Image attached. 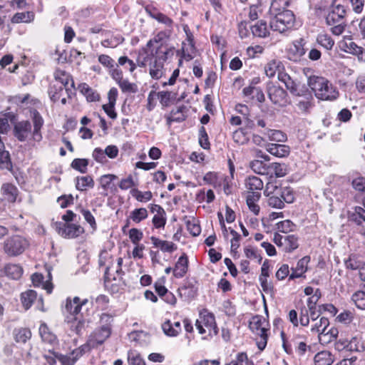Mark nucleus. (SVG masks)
Returning <instances> with one entry per match:
<instances>
[{"label":"nucleus","mask_w":365,"mask_h":365,"mask_svg":"<svg viewBox=\"0 0 365 365\" xmlns=\"http://www.w3.org/2000/svg\"><path fill=\"white\" fill-rule=\"evenodd\" d=\"M32 123L34 129L31 131V124L29 120H21L17 122L14 126V135L21 142H24L31 135V138L35 142H40L42 138L41 129L44 120L36 110L32 112Z\"/></svg>","instance_id":"nucleus-1"},{"label":"nucleus","mask_w":365,"mask_h":365,"mask_svg":"<svg viewBox=\"0 0 365 365\" xmlns=\"http://www.w3.org/2000/svg\"><path fill=\"white\" fill-rule=\"evenodd\" d=\"M272 190H269L267 185L264 191V195L267 197V205L275 209H282L285 203H292L295 200V193L290 187H277L271 185Z\"/></svg>","instance_id":"nucleus-2"},{"label":"nucleus","mask_w":365,"mask_h":365,"mask_svg":"<svg viewBox=\"0 0 365 365\" xmlns=\"http://www.w3.org/2000/svg\"><path fill=\"white\" fill-rule=\"evenodd\" d=\"M309 86L314 91L315 96L319 100L333 101L339 96V92L336 87L324 77H311Z\"/></svg>","instance_id":"nucleus-3"},{"label":"nucleus","mask_w":365,"mask_h":365,"mask_svg":"<svg viewBox=\"0 0 365 365\" xmlns=\"http://www.w3.org/2000/svg\"><path fill=\"white\" fill-rule=\"evenodd\" d=\"M280 336L284 351L289 355H292L294 351L299 356H304L309 346L307 344V337L304 334L294 333L287 335L284 331H281Z\"/></svg>","instance_id":"nucleus-4"},{"label":"nucleus","mask_w":365,"mask_h":365,"mask_svg":"<svg viewBox=\"0 0 365 365\" xmlns=\"http://www.w3.org/2000/svg\"><path fill=\"white\" fill-rule=\"evenodd\" d=\"M173 47H168L163 43L158 45L152 44L149 46L148 43H147L140 50V53L145 56L143 61L138 63V66L143 67L145 66V63L153 61L166 62L170 53L171 55L173 54Z\"/></svg>","instance_id":"nucleus-5"},{"label":"nucleus","mask_w":365,"mask_h":365,"mask_svg":"<svg viewBox=\"0 0 365 365\" xmlns=\"http://www.w3.org/2000/svg\"><path fill=\"white\" fill-rule=\"evenodd\" d=\"M332 5L326 16V23L331 26V32L335 36L341 35L345 30V18L346 16V9L341 4Z\"/></svg>","instance_id":"nucleus-6"},{"label":"nucleus","mask_w":365,"mask_h":365,"mask_svg":"<svg viewBox=\"0 0 365 365\" xmlns=\"http://www.w3.org/2000/svg\"><path fill=\"white\" fill-rule=\"evenodd\" d=\"M249 328L253 334L259 336L257 339V346L260 351H263L267 346L269 338V321L263 316L256 314L250 320Z\"/></svg>","instance_id":"nucleus-7"},{"label":"nucleus","mask_w":365,"mask_h":365,"mask_svg":"<svg viewBox=\"0 0 365 365\" xmlns=\"http://www.w3.org/2000/svg\"><path fill=\"white\" fill-rule=\"evenodd\" d=\"M198 333L201 335L207 334L210 337L217 336L219 333L214 314L207 309H203L199 313V317L195 324Z\"/></svg>","instance_id":"nucleus-8"},{"label":"nucleus","mask_w":365,"mask_h":365,"mask_svg":"<svg viewBox=\"0 0 365 365\" xmlns=\"http://www.w3.org/2000/svg\"><path fill=\"white\" fill-rule=\"evenodd\" d=\"M177 93L169 91H150L148 95L147 104L145 106L148 111H152L157 105L158 100L163 108H168L175 103Z\"/></svg>","instance_id":"nucleus-9"},{"label":"nucleus","mask_w":365,"mask_h":365,"mask_svg":"<svg viewBox=\"0 0 365 365\" xmlns=\"http://www.w3.org/2000/svg\"><path fill=\"white\" fill-rule=\"evenodd\" d=\"M28 240L19 235L8 237L4 242V251L9 257H16L21 255L29 247Z\"/></svg>","instance_id":"nucleus-10"},{"label":"nucleus","mask_w":365,"mask_h":365,"mask_svg":"<svg viewBox=\"0 0 365 365\" xmlns=\"http://www.w3.org/2000/svg\"><path fill=\"white\" fill-rule=\"evenodd\" d=\"M274 15V17L269 23L270 28L273 31L284 33L294 26L295 16L292 11H285Z\"/></svg>","instance_id":"nucleus-11"},{"label":"nucleus","mask_w":365,"mask_h":365,"mask_svg":"<svg viewBox=\"0 0 365 365\" xmlns=\"http://www.w3.org/2000/svg\"><path fill=\"white\" fill-rule=\"evenodd\" d=\"M112 331L108 329L98 327L89 335L86 342L82 346L87 351L90 352L92 349L98 348L110 336Z\"/></svg>","instance_id":"nucleus-12"},{"label":"nucleus","mask_w":365,"mask_h":365,"mask_svg":"<svg viewBox=\"0 0 365 365\" xmlns=\"http://www.w3.org/2000/svg\"><path fill=\"white\" fill-rule=\"evenodd\" d=\"M88 302V299H81L79 297H68L65 302V311L66 319L83 317L81 310L83 306Z\"/></svg>","instance_id":"nucleus-13"},{"label":"nucleus","mask_w":365,"mask_h":365,"mask_svg":"<svg viewBox=\"0 0 365 365\" xmlns=\"http://www.w3.org/2000/svg\"><path fill=\"white\" fill-rule=\"evenodd\" d=\"M267 94L272 103L279 107H286L291 103L287 91L279 86L272 85L269 86Z\"/></svg>","instance_id":"nucleus-14"},{"label":"nucleus","mask_w":365,"mask_h":365,"mask_svg":"<svg viewBox=\"0 0 365 365\" xmlns=\"http://www.w3.org/2000/svg\"><path fill=\"white\" fill-rule=\"evenodd\" d=\"M124 272H117L115 268L107 267L104 272V285L105 287L112 292H118V288L123 282Z\"/></svg>","instance_id":"nucleus-15"},{"label":"nucleus","mask_w":365,"mask_h":365,"mask_svg":"<svg viewBox=\"0 0 365 365\" xmlns=\"http://www.w3.org/2000/svg\"><path fill=\"white\" fill-rule=\"evenodd\" d=\"M56 230L59 235L68 239L77 238L85 232L84 228L74 223H56Z\"/></svg>","instance_id":"nucleus-16"},{"label":"nucleus","mask_w":365,"mask_h":365,"mask_svg":"<svg viewBox=\"0 0 365 365\" xmlns=\"http://www.w3.org/2000/svg\"><path fill=\"white\" fill-rule=\"evenodd\" d=\"M178 292L181 298L190 301L196 297L198 292V282L195 278L186 279L178 288Z\"/></svg>","instance_id":"nucleus-17"},{"label":"nucleus","mask_w":365,"mask_h":365,"mask_svg":"<svg viewBox=\"0 0 365 365\" xmlns=\"http://www.w3.org/2000/svg\"><path fill=\"white\" fill-rule=\"evenodd\" d=\"M306 41L300 38L294 41L287 50V56L289 61L293 62L299 61L306 53Z\"/></svg>","instance_id":"nucleus-18"},{"label":"nucleus","mask_w":365,"mask_h":365,"mask_svg":"<svg viewBox=\"0 0 365 365\" xmlns=\"http://www.w3.org/2000/svg\"><path fill=\"white\" fill-rule=\"evenodd\" d=\"M112 78L117 83L123 93H135L138 91L135 83L123 78V73L121 69H115L112 73Z\"/></svg>","instance_id":"nucleus-19"},{"label":"nucleus","mask_w":365,"mask_h":365,"mask_svg":"<svg viewBox=\"0 0 365 365\" xmlns=\"http://www.w3.org/2000/svg\"><path fill=\"white\" fill-rule=\"evenodd\" d=\"M187 108L185 105L173 108L169 114L165 115L166 125L170 127L173 123L185 121L187 117Z\"/></svg>","instance_id":"nucleus-20"},{"label":"nucleus","mask_w":365,"mask_h":365,"mask_svg":"<svg viewBox=\"0 0 365 365\" xmlns=\"http://www.w3.org/2000/svg\"><path fill=\"white\" fill-rule=\"evenodd\" d=\"M86 353L87 351L83 346L81 345L73 349L69 354H60L58 355V361L61 365H74Z\"/></svg>","instance_id":"nucleus-21"},{"label":"nucleus","mask_w":365,"mask_h":365,"mask_svg":"<svg viewBox=\"0 0 365 365\" xmlns=\"http://www.w3.org/2000/svg\"><path fill=\"white\" fill-rule=\"evenodd\" d=\"M245 187L247 194L261 195V191L264 187V183L259 177L250 175L245 180Z\"/></svg>","instance_id":"nucleus-22"},{"label":"nucleus","mask_w":365,"mask_h":365,"mask_svg":"<svg viewBox=\"0 0 365 365\" xmlns=\"http://www.w3.org/2000/svg\"><path fill=\"white\" fill-rule=\"evenodd\" d=\"M148 217V212L145 207L135 208L130 212L128 217L126 219V223L123 227V231L125 232V229L130 225V221L135 224H139L142 221L146 220Z\"/></svg>","instance_id":"nucleus-23"},{"label":"nucleus","mask_w":365,"mask_h":365,"mask_svg":"<svg viewBox=\"0 0 365 365\" xmlns=\"http://www.w3.org/2000/svg\"><path fill=\"white\" fill-rule=\"evenodd\" d=\"M299 98L297 100L296 106L301 113L308 114L314 106V97L312 93H308L301 96L299 93Z\"/></svg>","instance_id":"nucleus-24"},{"label":"nucleus","mask_w":365,"mask_h":365,"mask_svg":"<svg viewBox=\"0 0 365 365\" xmlns=\"http://www.w3.org/2000/svg\"><path fill=\"white\" fill-rule=\"evenodd\" d=\"M310 262L309 256H304L300 259L295 267L292 268V273L289 275V280H292L296 278L304 277V274L308 270V264Z\"/></svg>","instance_id":"nucleus-25"},{"label":"nucleus","mask_w":365,"mask_h":365,"mask_svg":"<svg viewBox=\"0 0 365 365\" xmlns=\"http://www.w3.org/2000/svg\"><path fill=\"white\" fill-rule=\"evenodd\" d=\"M189 259L185 253L178 258L173 267V276L175 278L180 279L185 276L188 272Z\"/></svg>","instance_id":"nucleus-26"},{"label":"nucleus","mask_w":365,"mask_h":365,"mask_svg":"<svg viewBox=\"0 0 365 365\" xmlns=\"http://www.w3.org/2000/svg\"><path fill=\"white\" fill-rule=\"evenodd\" d=\"M53 76L55 80L61 83V86L64 87L66 91L74 88V81L71 75L66 71L57 68L53 73Z\"/></svg>","instance_id":"nucleus-27"},{"label":"nucleus","mask_w":365,"mask_h":365,"mask_svg":"<svg viewBox=\"0 0 365 365\" xmlns=\"http://www.w3.org/2000/svg\"><path fill=\"white\" fill-rule=\"evenodd\" d=\"M0 170L13 171V163L10 153L6 150L5 144L1 136H0Z\"/></svg>","instance_id":"nucleus-28"},{"label":"nucleus","mask_w":365,"mask_h":365,"mask_svg":"<svg viewBox=\"0 0 365 365\" xmlns=\"http://www.w3.org/2000/svg\"><path fill=\"white\" fill-rule=\"evenodd\" d=\"M161 328L163 333L170 337H175L182 331L181 323L179 321L172 322L166 319L162 324Z\"/></svg>","instance_id":"nucleus-29"},{"label":"nucleus","mask_w":365,"mask_h":365,"mask_svg":"<svg viewBox=\"0 0 365 365\" xmlns=\"http://www.w3.org/2000/svg\"><path fill=\"white\" fill-rule=\"evenodd\" d=\"M277 78L280 82L284 84L286 88L291 94L299 96L297 84L286 72L285 68H284V70L281 71V72H279Z\"/></svg>","instance_id":"nucleus-30"},{"label":"nucleus","mask_w":365,"mask_h":365,"mask_svg":"<svg viewBox=\"0 0 365 365\" xmlns=\"http://www.w3.org/2000/svg\"><path fill=\"white\" fill-rule=\"evenodd\" d=\"M266 150L277 158H285L290 153L289 146L284 144L268 143L266 145Z\"/></svg>","instance_id":"nucleus-31"},{"label":"nucleus","mask_w":365,"mask_h":365,"mask_svg":"<svg viewBox=\"0 0 365 365\" xmlns=\"http://www.w3.org/2000/svg\"><path fill=\"white\" fill-rule=\"evenodd\" d=\"M339 47L341 51L358 56L363 47L359 46L351 38L344 37L339 42Z\"/></svg>","instance_id":"nucleus-32"},{"label":"nucleus","mask_w":365,"mask_h":365,"mask_svg":"<svg viewBox=\"0 0 365 365\" xmlns=\"http://www.w3.org/2000/svg\"><path fill=\"white\" fill-rule=\"evenodd\" d=\"M1 192L4 199L9 202H15L19 195L17 187L11 182L3 183L1 187Z\"/></svg>","instance_id":"nucleus-33"},{"label":"nucleus","mask_w":365,"mask_h":365,"mask_svg":"<svg viewBox=\"0 0 365 365\" xmlns=\"http://www.w3.org/2000/svg\"><path fill=\"white\" fill-rule=\"evenodd\" d=\"M148 15L153 19L158 21L159 23H161L165 25L166 27L165 29H172L173 30V20L170 18L166 14L158 11L154 9L153 10H147Z\"/></svg>","instance_id":"nucleus-34"},{"label":"nucleus","mask_w":365,"mask_h":365,"mask_svg":"<svg viewBox=\"0 0 365 365\" xmlns=\"http://www.w3.org/2000/svg\"><path fill=\"white\" fill-rule=\"evenodd\" d=\"M150 240L155 247L159 248L163 252L172 253L178 249V246L174 242L163 240L155 236H151Z\"/></svg>","instance_id":"nucleus-35"},{"label":"nucleus","mask_w":365,"mask_h":365,"mask_svg":"<svg viewBox=\"0 0 365 365\" xmlns=\"http://www.w3.org/2000/svg\"><path fill=\"white\" fill-rule=\"evenodd\" d=\"M3 272L9 278L18 280L22 277L24 269L20 264L9 263L5 264Z\"/></svg>","instance_id":"nucleus-36"},{"label":"nucleus","mask_w":365,"mask_h":365,"mask_svg":"<svg viewBox=\"0 0 365 365\" xmlns=\"http://www.w3.org/2000/svg\"><path fill=\"white\" fill-rule=\"evenodd\" d=\"M181 52V58L179 60V66L182 63V59L187 61H191L195 56L196 47L195 43H187L185 41L182 43L180 51H178V53Z\"/></svg>","instance_id":"nucleus-37"},{"label":"nucleus","mask_w":365,"mask_h":365,"mask_svg":"<svg viewBox=\"0 0 365 365\" xmlns=\"http://www.w3.org/2000/svg\"><path fill=\"white\" fill-rule=\"evenodd\" d=\"M118 179V176L114 174H106L103 175L100 178V184L105 192L104 195H107V192L110 190L111 192L117 191V188L113 183V181Z\"/></svg>","instance_id":"nucleus-38"},{"label":"nucleus","mask_w":365,"mask_h":365,"mask_svg":"<svg viewBox=\"0 0 365 365\" xmlns=\"http://www.w3.org/2000/svg\"><path fill=\"white\" fill-rule=\"evenodd\" d=\"M288 173V165L281 163H269V173L267 175L275 178L284 177Z\"/></svg>","instance_id":"nucleus-39"},{"label":"nucleus","mask_w":365,"mask_h":365,"mask_svg":"<svg viewBox=\"0 0 365 365\" xmlns=\"http://www.w3.org/2000/svg\"><path fill=\"white\" fill-rule=\"evenodd\" d=\"M117 316L116 310L109 309L108 312H103L99 315L100 327H106L112 331L114 318Z\"/></svg>","instance_id":"nucleus-40"},{"label":"nucleus","mask_w":365,"mask_h":365,"mask_svg":"<svg viewBox=\"0 0 365 365\" xmlns=\"http://www.w3.org/2000/svg\"><path fill=\"white\" fill-rule=\"evenodd\" d=\"M284 66L282 61L272 59L267 62L264 66V72L267 77L273 78L276 73H279L284 70Z\"/></svg>","instance_id":"nucleus-41"},{"label":"nucleus","mask_w":365,"mask_h":365,"mask_svg":"<svg viewBox=\"0 0 365 365\" xmlns=\"http://www.w3.org/2000/svg\"><path fill=\"white\" fill-rule=\"evenodd\" d=\"M37 299V293L33 289H28L20 294V300L25 310L29 309Z\"/></svg>","instance_id":"nucleus-42"},{"label":"nucleus","mask_w":365,"mask_h":365,"mask_svg":"<svg viewBox=\"0 0 365 365\" xmlns=\"http://www.w3.org/2000/svg\"><path fill=\"white\" fill-rule=\"evenodd\" d=\"M76 188L79 191H86L95 185V182L91 175L78 176L75 179Z\"/></svg>","instance_id":"nucleus-43"},{"label":"nucleus","mask_w":365,"mask_h":365,"mask_svg":"<svg viewBox=\"0 0 365 365\" xmlns=\"http://www.w3.org/2000/svg\"><path fill=\"white\" fill-rule=\"evenodd\" d=\"M252 35L257 38H266L269 36V29L266 21L260 20L250 26Z\"/></svg>","instance_id":"nucleus-44"},{"label":"nucleus","mask_w":365,"mask_h":365,"mask_svg":"<svg viewBox=\"0 0 365 365\" xmlns=\"http://www.w3.org/2000/svg\"><path fill=\"white\" fill-rule=\"evenodd\" d=\"M349 219L357 225L365 227V209L360 206H356L354 211L349 212Z\"/></svg>","instance_id":"nucleus-45"},{"label":"nucleus","mask_w":365,"mask_h":365,"mask_svg":"<svg viewBox=\"0 0 365 365\" xmlns=\"http://www.w3.org/2000/svg\"><path fill=\"white\" fill-rule=\"evenodd\" d=\"M150 63L149 74L151 78L159 80L163 77L165 73L164 64L165 62L161 61H148Z\"/></svg>","instance_id":"nucleus-46"},{"label":"nucleus","mask_w":365,"mask_h":365,"mask_svg":"<svg viewBox=\"0 0 365 365\" xmlns=\"http://www.w3.org/2000/svg\"><path fill=\"white\" fill-rule=\"evenodd\" d=\"M78 90L88 102H96L100 99V96L97 91L93 90L86 83H80L78 85Z\"/></svg>","instance_id":"nucleus-47"},{"label":"nucleus","mask_w":365,"mask_h":365,"mask_svg":"<svg viewBox=\"0 0 365 365\" xmlns=\"http://www.w3.org/2000/svg\"><path fill=\"white\" fill-rule=\"evenodd\" d=\"M13 335L16 342L25 344L31 338L32 334L30 329L20 327L14 329Z\"/></svg>","instance_id":"nucleus-48"},{"label":"nucleus","mask_w":365,"mask_h":365,"mask_svg":"<svg viewBox=\"0 0 365 365\" xmlns=\"http://www.w3.org/2000/svg\"><path fill=\"white\" fill-rule=\"evenodd\" d=\"M35 14L33 11L17 12L11 19L12 24L26 23L29 24L34 21Z\"/></svg>","instance_id":"nucleus-49"},{"label":"nucleus","mask_w":365,"mask_h":365,"mask_svg":"<svg viewBox=\"0 0 365 365\" xmlns=\"http://www.w3.org/2000/svg\"><path fill=\"white\" fill-rule=\"evenodd\" d=\"M261 195L258 194H247L246 195L248 208L255 215H258L260 212V207L257 202L260 200Z\"/></svg>","instance_id":"nucleus-50"},{"label":"nucleus","mask_w":365,"mask_h":365,"mask_svg":"<svg viewBox=\"0 0 365 365\" xmlns=\"http://www.w3.org/2000/svg\"><path fill=\"white\" fill-rule=\"evenodd\" d=\"M39 334L43 341L52 344L57 341L56 336L50 331L46 323L41 324L39 327Z\"/></svg>","instance_id":"nucleus-51"},{"label":"nucleus","mask_w":365,"mask_h":365,"mask_svg":"<svg viewBox=\"0 0 365 365\" xmlns=\"http://www.w3.org/2000/svg\"><path fill=\"white\" fill-rule=\"evenodd\" d=\"M315 365H331L334 362V356L329 351L318 352L314 358Z\"/></svg>","instance_id":"nucleus-52"},{"label":"nucleus","mask_w":365,"mask_h":365,"mask_svg":"<svg viewBox=\"0 0 365 365\" xmlns=\"http://www.w3.org/2000/svg\"><path fill=\"white\" fill-rule=\"evenodd\" d=\"M98 62L105 68L108 69L110 76L112 77V73L115 69H120L118 64L115 63V61L107 54H101L98 56Z\"/></svg>","instance_id":"nucleus-53"},{"label":"nucleus","mask_w":365,"mask_h":365,"mask_svg":"<svg viewBox=\"0 0 365 365\" xmlns=\"http://www.w3.org/2000/svg\"><path fill=\"white\" fill-rule=\"evenodd\" d=\"M251 170L259 175H267L269 173V163L262 160H254L250 163Z\"/></svg>","instance_id":"nucleus-54"},{"label":"nucleus","mask_w":365,"mask_h":365,"mask_svg":"<svg viewBox=\"0 0 365 365\" xmlns=\"http://www.w3.org/2000/svg\"><path fill=\"white\" fill-rule=\"evenodd\" d=\"M67 322L71 324V328L76 334L81 335L83 330L85 329L86 319L83 317H76L66 319Z\"/></svg>","instance_id":"nucleus-55"},{"label":"nucleus","mask_w":365,"mask_h":365,"mask_svg":"<svg viewBox=\"0 0 365 365\" xmlns=\"http://www.w3.org/2000/svg\"><path fill=\"white\" fill-rule=\"evenodd\" d=\"M315 323L312 325L311 331L314 333H317L319 336H322L325 334L329 325V320L325 317H322L319 320L314 321Z\"/></svg>","instance_id":"nucleus-56"},{"label":"nucleus","mask_w":365,"mask_h":365,"mask_svg":"<svg viewBox=\"0 0 365 365\" xmlns=\"http://www.w3.org/2000/svg\"><path fill=\"white\" fill-rule=\"evenodd\" d=\"M299 238L296 235H285L284 240V251L291 252L299 247Z\"/></svg>","instance_id":"nucleus-57"},{"label":"nucleus","mask_w":365,"mask_h":365,"mask_svg":"<svg viewBox=\"0 0 365 365\" xmlns=\"http://www.w3.org/2000/svg\"><path fill=\"white\" fill-rule=\"evenodd\" d=\"M215 199V195L213 190L211 189H209L207 191H205L204 188L201 189L197 192L195 197L196 201L199 203L206 202L207 203L210 204Z\"/></svg>","instance_id":"nucleus-58"},{"label":"nucleus","mask_w":365,"mask_h":365,"mask_svg":"<svg viewBox=\"0 0 365 365\" xmlns=\"http://www.w3.org/2000/svg\"><path fill=\"white\" fill-rule=\"evenodd\" d=\"M225 365H255L252 359L248 357L247 352H238L230 362Z\"/></svg>","instance_id":"nucleus-59"},{"label":"nucleus","mask_w":365,"mask_h":365,"mask_svg":"<svg viewBox=\"0 0 365 365\" xmlns=\"http://www.w3.org/2000/svg\"><path fill=\"white\" fill-rule=\"evenodd\" d=\"M130 194L140 202H147L153 198V193L150 190L142 192L138 188H133L130 190Z\"/></svg>","instance_id":"nucleus-60"},{"label":"nucleus","mask_w":365,"mask_h":365,"mask_svg":"<svg viewBox=\"0 0 365 365\" xmlns=\"http://www.w3.org/2000/svg\"><path fill=\"white\" fill-rule=\"evenodd\" d=\"M317 43L327 51H331L334 46V40L327 34H319L317 36Z\"/></svg>","instance_id":"nucleus-61"},{"label":"nucleus","mask_w":365,"mask_h":365,"mask_svg":"<svg viewBox=\"0 0 365 365\" xmlns=\"http://www.w3.org/2000/svg\"><path fill=\"white\" fill-rule=\"evenodd\" d=\"M98 264L100 267L113 268L114 258L113 255L106 250H102L99 255Z\"/></svg>","instance_id":"nucleus-62"},{"label":"nucleus","mask_w":365,"mask_h":365,"mask_svg":"<svg viewBox=\"0 0 365 365\" xmlns=\"http://www.w3.org/2000/svg\"><path fill=\"white\" fill-rule=\"evenodd\" d=\"M364 262L359 259L357 255L351 254L348 258L344 259V265L347 269L356 271Z\"/></svg>","instance_id":"nucleus-63"},{"label":"nucleus","mask_w":365,"mask_h":365,"mask_svg":"<svg viewBox=\"0 0 365 365\" xmlns=\"http://www.w3.org/2000/svg\"><path fill=\"white\" fill-rule=\"evenodd\" d=\"M351 301L355 306L361 310L365 309V291L358 290L351 295Z\"/></svg>","instance_id":"nucleus-64"}]
</instances>
